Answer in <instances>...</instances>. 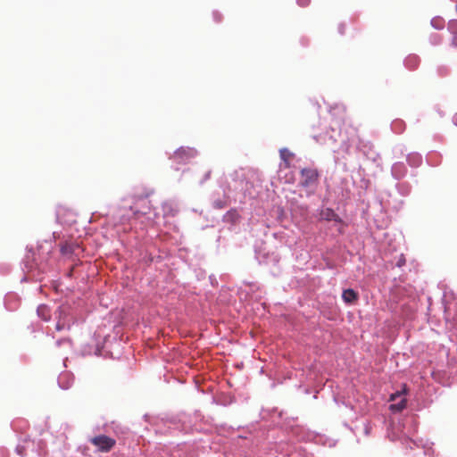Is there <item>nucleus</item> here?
I'll return each instance as SVG.
<instances>
[{
  "instance_id": "nucleus-1",
  "label": "nucleus",
  "mask_w": 457,
  "mask_h": 457,
  "mask_svg": "<svg viewBox=\"0 0 457 457\" xmlns=\"http://www.w3.org/2000/svg\"><path fill=\"white\" fill-rule=\"evenodd\" d=\"M89 442L95 445L98 451L103 453L110 452L116 445L115 439L105 435L94 436L90 438Z\"/></svg>"
},
{
  "instance_id": "nucleus-2",
  "label": "nucleus",
  "mask_w": 457,
  "mask_h": 457,
  "mask_svg": "<svg viewBox=\"0 0 457 457\" xmlns=\"http://www.w3.org/2000/svg\"><path fill=\"white\" fill-rule=\"evenodd\" d=\"M300 185L303 187H310L315 185L318 181L319 173L316 169L304 168L301 170Z\"/></svg>"
},
{
  "instance_id": "nucleus-3",
  "label": "nucleus",
  "mask_w": 457,
  "mask_h": 457,
  "mask_svg": "<svg viewBox=\"0 0 457 457\" xmlns=\"http://www.w3.org/2000/svg\"><path fill=\"white\" fill-rule=\"evenodd\" d=\"M196 155V150L191 147H180L173 154V158L179 162H184L194 158Z\"/></svg>"
},
{
  "instance_id": "nucleus-4",
  "label": "nucleus",
  "mask_w": 457,
  "mask_h": 457,
  "mask_svg": "<svg viewBox=\"0 0 457 457\" xmlns=\"http://www.w3.org/2000/svg\"><path fill=\"white\" fill-rule=\"evenodd\" d=\"M71 319L63 312L62 310L59 312V318L55 326L57 331L70 329Z\"/></svg>"
},
{
  "instance_id": "nucleus-5",
  "label": "nucleus",
  "mask_w": 457,
  "mask_h": 457,
  "mask_svg": "<svg viewBox=\"0 0 457 457\" xmlns=\"http://www.w3.org/2000/svg\"><path fill=\"white\" fill-rule=\"evenodd\" d=\"M342 298L345 303L352 304L358 300L359 295L353 289L348 288L343 291Z\"/></svg>"
},
{
  "instance_id": "nucleus-6",
  "label": "nucleus",
  "mask_w": 457,
  "mask_h": 457,
  "mask_svg": "<svg viewBox=\"0 0 457 457\" xmlns=\"http://www.w3.org/2000/svg\"><path fill=\"white\" fill-rule=\"evenodd\" d=\"M164 217H174L179 212L177 205L171 202H166L162 204Z\"/></svg>"
},
{
  "instance_id": "nucleus-7",
  "label": "nucleus",
  "mask_w": 457,
  "mask_h": 457,
  "mask_svg": "<svg viewBox=\"0 0 457 457\" xmlns=\"http://www.w3.org/2000/svg\"><path fill=\"white\" fill-rule=\"evenodd\" d=\"M321 217H322V219L328 220V221H330V220H335V221H338V222L341 221V219L339 218V216L330 208H327L324 211H322Z\"/></svg>"
},
{
  "instance_id": "nucleus-8",
  "label": "nucleus",
  "mask_w": 457,
  "mask_h": 457,
  "mask_svg": "<svg viewBox=\"0 0 457 457\" xmlns=\"http://www.w3.org/2000/svg\"><path fill=\"white\" fill-rule=\"evenodd\" d=\"M405 407H406V399L403 397L399 403H392L390 405V410H392L393 411H401L403 409H405Z\"/></svg>"
},
{
  "instance_id": "nucleus-9",
  "label": "nucleus",
  "mask_w": 457,
  "mask_h": 457,
  "mask_svg": "<svg viewBox=\"0 0 457 457\" xmlns=\"http://www.w3.org/2000/svg\"><path fill=\"white\" fill-rule=\"evenodd\" d=\"M393 129L397 132V133H401L403 131L404 129V123L403 120H394L393 124Z\"/></svg>"
},
{
  "instance_id": "nucleus-10",
  "label": "nucleus",
  "mask_w": 457,
  "mask_h": 457,
  "mask_svg": "<svg viewBox=\"0 0 457 457\" xmlns=\"http://www.w3.org/2000/svg\"><path fill=\"white\" fill-rule=\"evenodd\" d=\"M37 312H38L39 315H41L43 317V319L45 320H47L49 319V317H50L49 312H48V309L46 308V306H40V307H38Z\"/></svg>"
},
{
  "instance_id": "nucleus-11",
  "label": "nucleus",
  "mask_w": 457,
  "mask_h": 457,
  "mask_svg": "<svg viewBox=\"0 0 457 457\" xmlns=\"http://www.w3.org/2000/svg\"><path fill=\"white\" fill-rule=\"evenodd\" d=\"M280 156L288 165V160L293 156V154L288 150L282 149L280 150Z\"/></svg>"
},
{
  "instance_id": "nucleus-12",
  "label": "nucleus",
  "mask_w": 457,
  "mask_h": 457,
  "mask_svg": "<svg viewBox=\"0 0 457 457\" xmlns=\"http://www.w3.org/2000/svg\"><path fill=\"white\" fill-rule=\"evenodd\" d=\"M406 393V387L404 386L402 391H397L390 395L389 401L394 402L397 398L403 396Z\"/></svg>"
},
{
  "instance_id": "nucleus-13",
  "label": "nucleus",
  "mask_w": 457,
  "mask_h": 457,
  "mask_svg": "<svg viewBox=\"0 0 457 457\" xmlns=\"http://www.w3.org/2000/svg\"><path fill=\"white\" fill-rule=\"evenodd\" d=\"M143 203L146 205L145 208H144V210H136L134 212V213L137 215L138 213H141V214H147L148 213V211L150 210V206L147 204L149 202L146 200V199H144L143 200Z\"/></svg>"
},
{
  "instance_id": "nucleus-14",
  "label": "nucleus",
  "mask_w": 457,
  "mask_h": 457,
  "mask_svg": "<svg viewBox=\"0 0 457 457\" xmlns=\"http://www.w3.org/2000/svg\"><path fill=\"white\" fill-rule=\"evenodd\" d=\"M409 161L413 165H419V163L420 162V157L418 155H415V156H413V161H411V157L409 158Z\"/></svg>"
},
{
  "instance_id": "nucleus-15",
  "label": "nucleus",
  "mask_w": 457,
  "mask_h": 457,
  "mask_svg": "<svg viewBox=\"0 0 457 457\" xmlns=\"http://www.w3.org/2000/svg\"><path fill=\"white\" fill-rule=\"evenodd\" d=\"M311 0H297V4L302 7H306L310 4Z\"/></svg>"
},
{
  "instance_id": "nucleus-16",
  "label": "nucleus",
  "mask_w": 457,
  "mask_h": 457,
  "mask_svg": "<svg viewBox=\"0 0 457 457\" xmlns=\"http://www.w3.org/2000/svg\"><path fill=\"white\" fill-rule=\"evenodd\" d=\"M452 45L457 47V32L454 33V36L452 40Z\"/></svg>"
},
{
  "instance_id": "nucleus-17",
  "label": "nucleus",
  "mask_w": 457,
  "mask_h": 457,
  "mask_svg": "<svg viewBox=\"0 0 457 457\" xmlns=\"http://www.w3.org/2000/svg\"><path fill=\"white\" fill-rule=\"evenodd\" d=\"M450 27H451L452 29H457V21H453L450 24Z\"/></svg>"
},
{
  "instance_id": "nucleus-18",
  "label": "nucleus",
  "mask_w": 457,
  "mask_h": 457,
  "mask_svg": "<svg viewBox=\"0 0 457 457\" xmlns=\"http://www.w3.org/2000/svg\"><path fill=\"white\" fill-rule=\"evenodd\" d=\"M453 122L457 126V112L453 116Z\"/></svg>"
},
{
  "instance_id": "nucleus-19",
  "label": "nucleus",
  "mask_w": 457,
  "mask_h": 457,
  "mask_svg": "<svg viewBox=\"0 0 457 457\" xmlns=\"http://www.w3.org/2000/svg\"><path fill=\"white\" fill-rule=\"evenodd\" d=\"M344 29H345V26H344V25H341V26H340V31H341V33H344Z\"/></svg>"
},
{
  "instance_id": "nucleus-20",
  "label": "nucleus",
  "mask_w": 457,
  "mask_h": 457,
  "mask_svg": "<svg viewBox=\"0 0 457 457\" xmlns=\"http://www.w3.org/2000/svg\"><path fill=\"white\" fill-rule=\"evenodd\" d=\"M210 175H211V171H208L206 176H205V179H209L210 178Z\"/></svg>"
}]
</instances>
